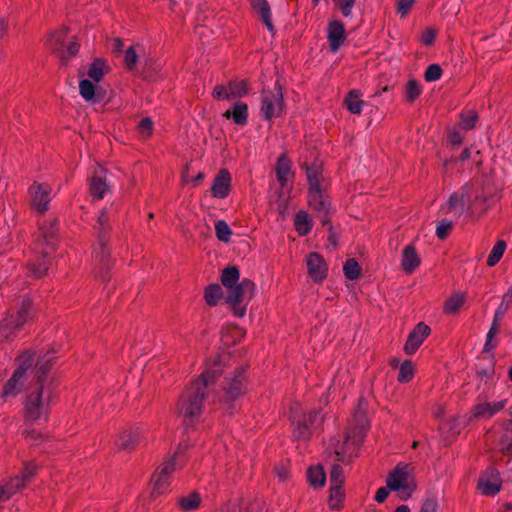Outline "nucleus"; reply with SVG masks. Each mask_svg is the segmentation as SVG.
<instances>
[{
	"mask_svg": "<svg viewBox=\"0 0 512 512\" xmlns=\"http://www.w3.org/2000/svg\"><path fill=\"white\" fill-rule=\"evenodd\" d=\"M220 280L226 289L225 301L231 311L237 317H244L247 305L255 294V283L249 278L240 280V271L236 266L224 268Z\"/></svg>",
	"mask_w": 512,
	"mask_h": 512,
	"instance_id": "f257e3e1",
	"label": "nucleus"
},
{
	"mask_svg": "<svg viewBox=\"0 0 512 512\" xmlns=\"http://www.w3.org/2000/svg\"><path fill=\"white\" fill-rule=\"evenodd\" d=\"M367 402L363 397L359 399L358 406L352 417V422L346 432L343 443L332 441L331 446L337 462H347L356 455V451L362 443L369 429V421L366 417Z\"/></svg>",
	"mask_w": 512,
	"mask_h": 512,
	"instance_id": "f03ea898",
	"label": "nucleus"
},
{
	"mask_svg": "<svg viewBox=\"0 0 512 512\" xmlns=\"http://www.w3.org/2000/svg\"><path fill=\"white\" fill-rule=\"evenodd\" d=\"M207 386H190L185 389L178 402V412L186 428L192 427L202 412Z\"/></svg>",
	"mask_w": 512,
	"mask_h": 512,
	"instance_id": "7ed1b4c3",
	"label": "nucleus"
},
{
	"mask_svg": "<svg viewBox=\"0 0 512 512\" xmlns=\"http://www.w3.org/2000/svg\"><path fill=\"white\" fill-rule=\"evenodd\" d=\"M24 392L25 417L28 421H37L47 413L52 397L51 386H26Z\"/></svg>",
	"mask_w": 512,
	"mask_h": 512,
	"instance_id": "20e7f679",
	"label": "nucleus"
},
{
	"mask_svg": "<svg viewBox=\"0 0 512 512\" xmlns=\"http://www.w3.org/2000/svg\"><path fill=\"white\" fill-rule=\"evenodd\" d=\"M290 421L293 426V436L298 440H309L313 431L323 421L321 410H313L308 415L302 410L300 404L295 403L290 408Z\"/></svg>",
	"mask_w": 512,
	"mask_h": 512,
	"instance_id": "39448f33",
	"label": "nucleus"
},
{
	"mask_svg": "<svg viewBox=\"0 0 512 512\" xmlns=\"http://www.w3.org/2000/svg\"><path fill=\"white\" fill-rule=\"evenodd\" d=\"M412 472L413 468L409 464L399 463L387 476V487L391 491L400 492L402 500L408 499L416 490V483Z\"/></svg>",
	"mask_w": 512,
	"mask_h": 512,
	"instance_id": "423d86ee",
	"label": "nucleus"
},
{
	"mask_svg": "<svg viewBox=\"0 0 512 512\" xmlns=\"http://www.w3.org/2000/svg\"><path fill=\"white\" fill-rule=\"evenodd\" d=\"M261 113L265 120L280 117L285 111L282 86L277 81L273 89H263L261 92Z\"/></svg>",
	"mask_w": 512,
	"mask_h": 512,
	"instance_id": "0eeeda50",
	"label": "nucleus"
},
{
	"mask_svg": "<svg viewBox=\"0 0 512 512\" xmlns=\"http://www.w3.org/2000/svg\"><path fill=\"white\" fill-rule=\"evenodd\" d=\"M56 350L54 348L47 351H40L34 358V367L32 370V381L37 384H43L45 382L58 381L55 375L52 373V367L57 362L55 356Z\"/></svg>",
	"mask_w": 512,
	"mask_h": 512,
	"instance_id": "6e6552de",
	"label": "nucleus"
},
{
	"mask_svg": "<svg viewBox=\"0 0 512 512\" xmlns=\"http://www.w3.org/2000/svg\"><path fill=\"white\" fill-rule=\"evenodd\" d=\"M474 193V184L467 183L459 191L452 193L443 205L442 210L447 213H454L458 217L464 214L466 210L473 209L472 196Z\"/></svg>",
	"mask_w": 512,
	"mask_h": 512,
	"instance_id": "1a4fd4ad",
	"label": "nucleus"
},
{
	"mask_svg": "<svg viewBox=\"0 0 512 512\" xmlns=\"http://www.w3.org/2000/svg\"><path fill=\"white\" fill-rule=\"evenodd\" d=\"M33 315L32 302L28 298L21 301L17 315H11L0 322V337L8 338L12 330L20 328Z\"/></svg>",
	"mask_w": 512,
	"mask_h": 512,
	"instance_id": "9d476101",
	"label": "nucleus"
},
{
	"mask_svg": "<svg viewBox=\"0 0 512 512\" xmlns=\"http://www.w3.org/2000/svg\"><path fill=\"white\" fill-rule=\"evenodd\" d=\"M93 255L97 263V270L95 272L97 277H100L103 282L109 281V270L114 265V260L111 258L109 242H96Z\"/></svg>",
	"mask_w": 512,
	"mask_h": 512,
	"instance_id": "9b49d317",
	"label": "nucleus"
},
{
	"mask_svg": "<svg viewBox=\"0 0 512 512\" xmlns=\"http://www.w3.org/2000/svg\"><path fill=\"white\" fill-rule=\"evenodd\" d=\"M36 352L33 350L23 351L15 360L16 369L6 384H18L29 380L28 375L32 374Z\"/></svg>",
	"mask_w": 512,
	"mask_h": 512,
	"instance_id": "f8f14e48",
	"label": "nucleus"
},
{
	"mask_svg": "<svg viewBox=\"0 0 512 512\" xmlns=\"http://www.w3.org/2000/svg\"><path fill=\"white\" fill-rule=\"evenodd\" d=\"M308 201L309 206L316 213L322 225L329 224L331 203L329 196L323 191V189L310 191L308 194Z\"/></svg>",
	"mask_w": 512,
	"mask_h": 512,
	"instance_id": "ddd939ff",
	"label": "nucleus"
},
{
	"mask_svg": "<svg viewBox=\"0 0 512 512\" xmlns=\"http://www.w3.org/2000/svg\"><path fill=\"white\" fill-rule=\"evenodd\" d=\"M181 453V447H178L171 459L165 462L153 476L154 488L152 495H159L165 492L169 486V477L176 470V458Z\"/></svg>",
	"mask_w": 512,
	"mask_h": 512,
	"instance_id": "4468645a",
	"label": "nucleus"
},
{
	"mask_svg": "<svg viewBox=\"0 0 512 512\" xmlns=\"http://www.w3.org/2000/svg\"><path fill=\"white\" fill-rule=\"evenodd\" d=\"M50 192L49 186L34 182L29 188L31 207L40 214L45 213L49 207Z\"/></svg>",
	"mask_w": 512,
	"mask_h": 512,
	"instance_id": "2eb2a0df",
	"label": "nucleus"
},
{
	"mask_svg": "<svg viewBox=\"0 0 512 512\" xmlns=\"http://www.w3.org/2000/svg\"><path fill=\"white\" fill-rule=\"evenodd\" d=\"M308 275L316 283H321L328 274V266L324 258L317 252H311L306 258Z\"/></svg>",
	"mask_w": 512,
	"mask_h": 512,
	"instance_id": "dca6fc26",
	"label": "nucleus"
},
{
	"mask_svg": "<svg viewBox=\"0 0 512 512\" xmlns=\"http://www.w3.org/2000/svg\"><path fill=\"white\" fill-rule=\"evenodd\" d=\"M430 333V327L424 322H419L408 335L404 345L405 353L408 355L415 353Z\"/></svg>",
	"mask_w": 512,
	"mask_h": 512,
	"instance_id": "f3484780",
	"label": "nucleus"
},
{
	"mask_svg": "<svg viewBox=\"0 0 512 512\" xmlns=\"http://www.w3.org/2000/svg\"><path fill=\"white\" fill-rule=\"evenodd\" d=\"M141 439V430L139 428H128L116 435L114 440L118 451H133Z\"/></svg>",
	"mask_w": 512,
	"mask_h": 512,
	"instance_id": "a211bd4d",
	"label": "nucleus"
},
{
	"mask_svg": "<svg viewBox=\"0 0 512 512\" xmlns=\"http://www.w3.org/2000/svg\"><path fill=\"white\" fill-rule=\"evenodd\" d=\"M478 488L484 495H496L501 489V479L499 472L494 468L487 469L485 474L479 479Z\"/></svg>",
	"mask_w": 512,
	"mask_h": 512,
	"instance_id": "6ab92c4d",
	"label": "nucleus"
},
{
	"mask_svg": "<svg viewBox=\"0 0 512 512\" xmlns=\"http://www.w3.org/2000/svg\"><path fill=\"white\" fill-rule=\"evenodd\" d=\"M106 170L99 167L94 171L90 180V194L94 199H103L104 195L109 191V185L106 182Z\"/></svg>",
	"mask_w": 512,
	"mask_h": 512,
	"instance_id": "aec40b11",
	"label": "nucleus"
},
{
	"mask_svg": "<svg viewBox=\"0 0 512 512\" xmlns=\"http://www.w3.org/2000/svg\"><path fill=\"white\" fill-rule=\"evenodd\" d=\"M111 229L109 211L107 208H103L94 225L96 242H110Z\"/></svg>",
	"mask_w": 512,
	"mask_h": 512,
	"instance_id": "412c9836",
	"label": "nucleus"
},
{
	"mask_svg": "<svg viewBox=\"0 0 512 512\" xmlns=\"http://www.w3.org/2000/svg\"><path fill=\"white\" fill-rule=\"evenodd\" d=\"M231 176L228 170L222 169L216 175L211 186L213 197L225 198L230 192Z\"/></svg>",
	"mask_w": 512,
	"mask_h": 512,
	"instance_id": "4be33fe9",
	"label": "nucleus"
},
{
	"mask_svg": "<svg viewBox=\"0 0 512 512\" xmlns=\"http://www.w3.org/2000/svg\"><path fill=\"white\" fill-rule=\"evenodd\" d=\"M421 259L413 245H407L402 252L401 267L406 274H412L419 267Z\"/></svg>",
	"mask_w": 512,
	"mask_h": 512,
	"instance_id": "5701e85b",
	"label": "nucleus"
},
{
	"mask_svg": "<svg viewBox=\"0 0 512 512\" xmlns=\"http://www.w3.org/2000/svg\"><path fill=\"white\" fill-rule=\"evenodd\" d=\"M328 40L330 42L331 50L336 52L345 41V28L342 22L332 21L329 23Z\"/></svg>",
	"mask_w": 512,
	"mask_h": 512,
	"instance_id": "b1692460",
	"label": "nucleus"
},
{
	"mask_svg": "<svg viewBox=\"0 0 512 512\" xmlns=\"http://www.w3.org/2000/svg\"><path fill=\"white\" fill-rule=\"evenodd\" d=\"M251 7L260 16L270 33H275L272 23L271 8L267 0H250Z\"/></svg>",
	"mask_w": 512,
	"mask_h": 512,
	"instance_id": "393cba45",
	"label": "nucleus"
},
{
	"mask_svg": "<svg viewBox=\"0 0 512 512\" xmlns=\"http://www.w3.org/2000/svg\"><path fill=\"white\" fill-rule=\"evenodd\" d=\"M506 404V400L480 403L475 406L473 416L475 418H491L497 412L501 411Z\"/></svg>",
	"mask_w": 512,
	"mask_h": 512,
	"instance_id": "a878e982",
	"label": "nucleus"
},
{
	"mask_svg": "<svg viewBox=\"0 0 512 512\" xmlns=\"http://www.w3.org/2000/svg\"><path fill=\"white\" fill-rule=\"evenodd\" d=\"M223 116L226 119L232 118L237 125H245L248 118V106L243 102H236L233 109L225 111Z\"/></svg>",
	"mask_w": 512,
	"mask_h": 512,
	"instance_id": "bb28decb",
	"label": "nucleus"
},
{
	"mask_svg": "<svg viewBox=\"0 0 512 512\" xmlns=\"http://www.w3.org/2000/svg\"><path fill=\"white\" fill-rule=\"evenodd\" d=\"M109 71L110 67L105 59L95 58L88 68L87 75L93 81L99 82Z\"/></svg>",
	"mask_w": 512,
	"mask_h": 512,
	"instance_id": "cd10ccee",
	"label": "nucleus"
},
{
	"mask_svg": "<svg viewBox=\"0 0 512 512\" xmlns=\"http://www.w3.org/2000/svg\"><path fill=\"white\" fill-rule=\"evenodd\" d=\"M162 69V64L154 59L148 58L145 60L141 77L146 81H155Z\"/></svg>",
	"mask_w": 512,
	"mask_h": 512,
	"instance_id": "c85d7f7f",
	"label": "nucleus"
},
{
	"mask_svg": "<svg viewBox=\"0 0 512 512\" xmlns=\"http://www.w3.org/2000/svg\"><path fill=\"white\" fill-rule=\"evenodd\" d=\"M294 226L299 235L309 234L312 229V220L309 214L304 210L298 211L294 217Z\"/></svg>",
	"mask_w": 512,
	"mask_h": 512,
	"instance_id": "c756f323",
	"label": "nucleus"
},
{
	"mask_svg": "<svg viewBox=\"0 0 512 512\" xmlns=\"http://www.w3.org/2000/svg\"><path fill=\"white\" fill-rule=\"evenodd\" d=\"M276 176L281 186H285L288 181V176L291 172V161L285 154L279 156L276 164Z\"/></svg>",
	"mask_w": 512,
	"mask_h": 512,
	"instance_id": "7c9ffc66",
	"label": "nucleus"
},
{
	"mask_svg": "<svg viewBox=\"0 0 512 512\" xmlns=\"http://www.w3.org/2000/svg\"><path fill=\"white\" fill-rule=\"evenodd\" d=\"M306 176L309 184V192L315 189H322L321 185V167L313 164L311 166L305 165Z\"/></svg>",
	"mask_w": 512,
	"mask_h": 512,
	"instance_id": "2f4dec72",
	"label": "nucleus"
},
{
	"mask_svg": "<svg viewBox=\"0 0 512 512\" xmlns=\"http://www.w3.org/2000/svg\"><path fill=\"white\" fill-rule=\"evenodd\" d=\"M307 479L312 487H323L326 481L324 469L321 466L310 467L307 471Z\"/></svg>",
	"mask_w": 512,
	"mask_h": 512,
	"instance_id": "473e14b6",
	"label": "nucleus"
},
{
	"mask_svg": "<svg viewBox=\"0 0 512 512\" xmlns=\"http://www.w3.org/2000/svg\"><path fill=\"white\" fill-rule=\"evenodd\" d=\"M201 503V497L197 492H192L187 496L178 499V505L183 511L196 510Z\"/></svg>",
	"mask_w": 512,
	"mask_h": 512,
	"instance_id": "72a5a7b5",
	"label": "nucleus"
},
{
	"mask_svg": "<svg viewBox=\"0 0 512 512\" xmlns=\"http://www.w3.org/2000/svg\"><path fill=\"white\" fill-rule=\"evenodd\" d=\"M465 302V296L462 293H455L451 295L445 302L444 313L455 314L459 311Z\"/></svg>",
	"mask_w": 512,
	"mask_h": 512,
	"instance_id": "f704fd0d",
	"label": "nucleus"
},
{
	"mask_svg": "<svg viewBox=\"0 0 512 512\" xmlns=\"http://www.w3.org/2000/svg\"><path fill=\"white\" fill-rule=\"evenodd\" d=\"M223 296L222 288L219 284H211L205 288L204 298L209 306H215Z\"/></svg>",
	"mask_w": 512,
	"mask_h": 512,
	"instance_id": "c9c22d12",
	"label": "nucleus"
},
{
	"mask_svg": "<svg viewBox=\"0 0 512 512\" xmlns=\"http://www.w3.org/2000/svg\"><path fill=\"white\" fill-rule=\"evenodd\" d=\"M360 92L358 90H351L345 98L347 109L353 114H360L363 101L359 99Z\"/></svg>",
	"mask_w": 512,
	"mask_h": 512,
	"instance_id": "e433bc0d",
	"label": "nucleus"
},
{
	"mask_svg": "<svg viewBox=\"0 0 512 512\" xmlns=\"http://www.w3.org/2000/svg\"><path fill=\"white\" fill-rule=\"evenodd\" d=\"M41 231L43 234L44 242L47 246L53 247L54 239L57 233V220H50L48 223L44 224L41 227Z\"/></svg>",
	"mask_w": 512,
	"mask_h": 512,
	"instance_id": "4c0bfd02",
	"label": "nucleus"
},
{
	"mask_svg": "<svg viewBox=\"0 0 512 512\" xmlns=\"http://www.w3.org/2000/svg\"><path fill=\"white\" fill-rule=\"evenodd\" d=\"M344 275L349 280H357L361 275V267L354 258L346 260L343 266Z\"/></svg>",
	"mask_w": 512,
	"mask_h": 512,
	"instance_id": "58836bf2",
	"label": "nucleus"
},
{
	"mask_svg": "<svg viewBox=\"0 0 512 512\" xmlns=\"http://www.w3.org/2000/svg\"><path fill=\"white\" fill-rule=\"evenodd\" d=\"M505 250L506 242L504 240H498L488 256L487 265L489 267L495 266L502 258Z\"/></svg>",
	"mask_w": 512,
	"mask_h": 512,
	"instance_id": "ea45409f",
	"label": "nucleus"
},
{
	"mask_svg": "<svg viewBox=\"0 0 512 512\" xmlns=\"http://www.w3.org/2000/svg\"><path fill=\"white\" fill-rule=\"evenodd\" d=\"M228 91L231 99L242 97L248 93V83L245 80L230 81Z\"/></svg>",
	"mask_w": 512,
	"mask_h": 512,
	"instance_id": "a19ab883",
	"label": "nucleus"
},
{
	"mask_svg": "<svg viewBox=\"0 0 512 512\" xmlns=\"http://www.w3.org/2000/svg\"><path fill=\"white\" fill-rule=\"evenodd\" d=\"M490 199V194H487L484 192L483 186H475L474 185V193L472 196L473 201V207L476 205H480L482 208V211H485L488 209V200Z\"/></svg>",
	"mask_w": 512,
	"mask_h": 512,
	"instance_id": "79ce46f5",
	"label": "nucleus"
},
{
	"mask_svg": "<svg viewBox=\"0 0 512 512\" xmlns=\"http://www.w3.org/2000/svg\"><path fill=\"white\" fill-rule=\"evenodd\" d=\"M79 92L86 101H92L96 96V86L92 81L83 79L79 83Z\"/></svg>",
	"mask_w": 512,
	"mask_h": 512,
	"instance_id": "37998d69",
	"label": "nucleus"
},
{
	"mask_svg": "<svg viewBox=\"0 0 512 512\" xmlns=\"http://www.w3.org/2000/svg\"><path fill=\"white\" fill-rule=\"evenodd\" d=\"M257 504H247L243 501L230 503L227 505L225 512H260Z\"/></svg>",
	"mask_w": 512,
	"mask_h": 512,
	"instance_id": "c03bdc74",
	"label": "nucleus"
},
{
	"mask_svg": "<svg viewBox=\"0 0 512 512\" xmlns=\"http://www.w3.org/2000/svg\"><path fill=\"white\" fill-rule=\"evenodd\" d=\"M215 233L216 237L219 241L228 243L230 241V237L232 235V231L226 221L218 220L215 223Z\"/></svg>",
	"mask_w": 512,
	"mask_h": 512,
	"instance_id": "a18cd8bd",
	"label": "nucleus"
},
{
	"mask_svg": "<svg viewBox=\"0 0 512 512\" xmlns=\"http://www.w3.org/2000/svg\"><path fill=\"white\" fill-rule=\"evenodd\" d=\"M244 391L241 386H224L222 388V395L220 401L232 402L236 400Z\"/></svg>",
	"mask_w": 512,
	"mask_h": 512,
	"instance_id": "49530a36",
	"label": "nucleus"
},
{
	"mask_svg": "<svg viewBox=\"0 0 512 512\" xmlns=\"http://www.w3.org/2000/svg\"><path fill=\"white\" fill-rule=\"evenodd\" d=\"M42 258H43L42 261L39 262L38 264L33 263V264L29 265L30 270L32 271L33 275L37 278H40L43 275H45L49 269V262L47 261V259L49 258V253L43 252Z\"/></svg>",
	"mask_w": 512,
	"mask_h": 512,
	"instance_id": "de8ad7c7",
	"label": "nucleus"
},
{
	"mask_svg": "<svg viewBox=\"0 0 512 512\" xmlns=\"http://www.w3.org/2000/svg\"><path fill=\"white\" fill-rule=\"evenodd\" d=\"M421 94V89L415 79H410L405 88V98L409 103L414 102Z\"/></svg>",
	"mask_w": 512,
	"mask_h": 512,
	"instance_id": "09e8293b",
	"label": "nucleus"
},
{
	"mask_svg": "<svg viewBox=\"0 0 512 512\" xmlns=\"http://www.w3.org/2000/svg\"><path fill=\"white\" fill-rule=\"evenodd\" d=\"M68 33V28L63 27L61 30L53 33L50 37V45L54 52L60 51L63 47L64 39Z\"/></svg>",
	"mask_w": 512,
	"mask_h": 512,
	"instance_id": "8fccbe9b",
	"label": "nucleus"
},
{
	"mask_svg": "<svg viewBox=\"0 0 512 512\" xmlns=\"http://www.w3.org/2000/svg\"><path fill=\"white\" fill-rule=\"evenodd\" d=\"M331 487H342L344 484V471L339 464H334L330 471Z\"/></svg>",
	"mask_w": 512,
	"mask_h": 512,
	"instance_id": "3c124183",
	"label": "nucleus"
},
{
	"mask_svg": "<svg viewBox=\"0 0 512 512\" xmlns=\"http://www.w3.org/2000/svg\"><path fill=\"white\" fill-rule=\"evenodd\" d=\"M414 368L410 360L404 361L399 370L398 381L410 382L413 379Z\"/></svg>",
	"mask_w": 512,
	"mask_h": 512,
	"instance_id": "603ef678",
	"label": "nucleus"
},
{
	"mask_svg": "<svg viewBox=\"0 0 512 512\" xmlns=\"http://www.w3.org/2000/svg\"><path fill=\"white\" fill-rule=\"evenodd\" d=\"M221 373V370L218 368L208 369L199 376L198 384H209L218 382L220 380L219 376L221 375Z\"/></svg>",
	"mask_w": 512,
	"mask_h": 512,
	"instance_id": "864d4df0",
	"label": "nucleus"
},
{
	"mask_svg": "<svg viewBox=\"0 0 512 512\" xmlns=\"http://www.w3.org/2000/svg\"><path fill=\"white\" fill-rule=\"evenodd\" d=\"M342 487H330L329 506L331 509H338L343 500Z\"/></svg>",
	"mask_w": 512,
	"mask_h": 512,
	"instance_id": "5fc2aeb1",
	"label": "nucleus"
},
{
	"mask_svg": "<svg viewBox=\"0 0 512 512\" xmlns=\"http://www.w3.org/2000/svg\"><path fill=\"white\" fill-rule=\"evenodd\" d=\"M24 480L20 478V476H16L9 483L4 485V490L6 492V497L10 498L14 495L20 488L24 487Z\"/></svg>",
	"mask_w": 512,
	"mask_h": 512,
	"instance_id": "6e6d98bb",
	"label": "nucleus"
},
{
	"mask_svg": "<svg viewBox=\"0 0 512 512\" xmlns=\"http://www.w3.org/2000/svg\"><path fill=\"white\" fill-rule=\"evenodd\" d=\"M138 61V55L135 51L134 46L127 48L124 54V63L128 70L132 71L135 69Z\"/></svg>",
	"mask_w": 512,
	"mask_h": 512,
	"instance_id": "4d7b16f0",
	"label": "nucleus"
},
{
	"mask_svg": "<svg viewBox=\"0 0 512 512\" xmlns=\"http://www.w3.org/2000/svg\"><path fill=\"white\" fill-rule=\"evenodd\" d=\"M453 227V222L448 219H442L436 227V236L443 240L445 239Z\"/></svg>",
	"mask_w": 512,
	"mask_h": 512,
	"instance_id": "13d9d810",
	"label": "nucleus"
},
{
	"mask_svg": "<svg viewBox=\"0 0 512 512\" xmlns=\"http://www.w3.org/2000/svg\"><path fill=\"white\" fill-rule=\"evenodd\" d=\"M442 75V68L438 64H431L427 67L424 78L427 82H433L440 79Z\"/></svg>",
	"mask_w": 512,
	"mask_h": 512,
	"instance_id": "bf43d9fd",
	"label": "nucleus"
},
{
	"mask_svg": "<svg viewBox=\"0 0 512 512\" xmlns=\"http://www.w3.org/2000/svg\"><path fill=\"white\" fill-rule=\"evenodd\" d=\"M137 130H138L139 134L142 135L143 137H145V138L149 137L153 131V122H152L151 118L145 117V118L141 119V121L139 122V124L137 126Z\"/></svg>",
	"mask_w": 512,
	"mask_h": 512,
	"instance_id": "052dcab7",
	"label": "nucleus"
},
{
	"mask_svg": "<svg viewBox=\"0 0 512 512\" xmlns=\"http://www.w3.org/2000/svg\"><path fill=\"white\" fill-rule=\"evenodd\" d=\"M498 330L499 326L492 323L486 336V342L483 348L484 352H490L492 349H494L495 345L492 344V340L496 337Z\"/></svg>",
	"mask_w": 512,
	"mask_h": 512,
	"instance_id": "680f3d73",
	"label": "nucleus"
},
{
	"mask_svg": "<svg viewBox=\"0 0 512 512\" xmlns=\"http://www.w3.org/2000/svg\"><path fill=\"white\" fill-rule=\"evenodd\" d=\"M335 3L344 17L351 16L355 0H335Z\"/></svg>",
	"mask_w": 512,
	"mask_h": 512,
	"instance_id": "e2e57ef3",
	"label": "nucleus"
},
{
	"mask_svg": "<svg viewBox=\"0 0 512 512\" xmlns=\"http://www.w3.org/2000/svg\"><path fill=\"white\" fill-rule=\"evenodd\" d=\"M229 381L230 384H241L242 382L250 381V379L246 375V369L244 367H239L235 369L233 377H231Z\"/></svg>",
	"mask_w": 512,
	"mask_h": 512,
	"instance_id": "0e129e2a",
	"label": "nucleus"
},
{
	"mask_svg": "<svg viewBox=\"0 0 512 512\" xmlns=\"http://www.w3.org/2000/svg\"><path fill=\"white\" fill-rule=\"evenodd\" d=\"M477 118L478 116L475 111H470L467 115L461 114L462 123L467 130L474 128Z\"/></svg>",
	"mask_w": 512,
	"mask_h": 512,
	"instance_id": "69168bd1",
	"label": "nucleus"
},
{
	"mask_svg": "<svg viewBox=\"0 0 512 512\" xmlns=\"http://www.w3.org/2000/svg\"><path fill=\"white\" fill-rule=\"evenodd\" d=\"M37 466L33 462H27L23 468L22 475L20 476L21 479L24 480V483L26 481H29L33 476L36 474Z\"/></svg>",
	"mask_w": 512,
	"mask_h": 512,
	"instance_id": "338daca9",
	"label": "nucleus"
},
{
	"mask_svg": "<svg viewBox=\"0 0 512 512\" xmlns=\"http://www.w3.org/2000/svg\"><path fill=\"white\" fill-rule=\"evenodd\" d=\"M438 509V502L435 498H427L420 509V512H436Z\"/></svg>",
	"mask_w": 512,
	"mask_h": 512,
	"instance_id": "774afa93",
	"label": "nucleus"
}]
</instances>
